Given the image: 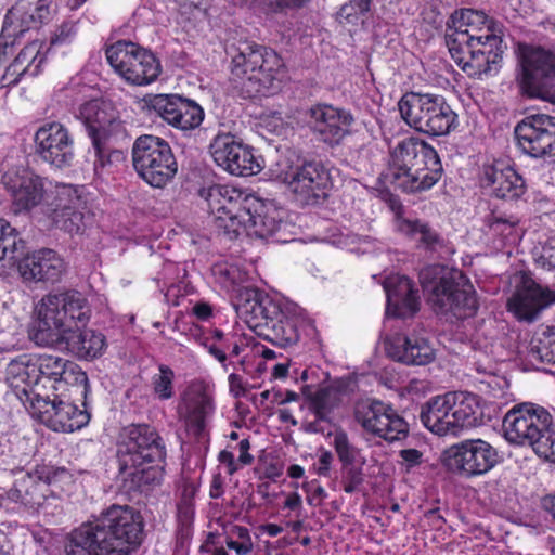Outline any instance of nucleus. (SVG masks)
Segmentation results:
<instances>
[{"mask_svg":"<svg viewBox=\"0 0 555 555\" xmlns=\"http://www.w3.org/2000/svg\"><path fill=\"white\" fill-rule=\"evenodd\" d=\"M207 203L215 227L230 240L243 234L249 237L288 242L284 235L287 223L281 211L248 190L232 184H214L199 191Z\"/></svg>","mask_w":555,"mask_h":555,"instance_id":"obj_1","label":"nucleus"},{"mask_svg":"<svg viewBox=\"0 0 555 555\" xmlns=\"http://www.w3.org/2000/svg\"><path fill=\"white\" fill-rule=\"evenodd\" d=\"M143 525L129 506L113 505L95 521L74 529L65 544L66 555H128L140 545Z\"/></svg>","mask_w":555,"mask_h":555,"instance_id":"obj_2","label":"nucleus"},{"mask_svg":"<svg viewBox=\"0 0 555 555\" xmlns=\"http://www.w3.org/2000/svg\"><path fill=\"white\" fill-rule=\"evenodd\" d=\"M237 305L238 317L258 335L275 346L286 348L295 345L301 333L312 331L310 321L298 312V307L268 294L251 293Z\"/></svg>","mask_w":555,"mask_h":555,"instance_id":"obj_3","label":"nucleus"},{"mask_svg":"<svg viewBox=\"0 0 555 555\" xmlns=\"http://www.w3.org/2000/svg\"><path fill=\"white\" fill-rule=\"evenodd\" d=\"M437 151L417 138H405L389 150L385 180L406 193L431 189L442 176Z\"/></svg>","mask_w":555,"mask_h":555,"instance_id":"obj_4","label":"nucleus"},{"mask_svg":"<svg viewBox=\"0 0 555 555\" xmlns=\"http://www.w3.org/2000/svg\"><path fill=\"white\" fill-rule=\"evenodd\" d=\"M36 312L29 338L41 347L54 345L74 327H86L91 317L87 297L76 289L50 292L37 305Z\"/></svg>","mask_w":555,"mask_h":555,"instance_id":"obj_5","label":"nucleus"},{"mask_svg":"<svg viewBox=\"0 0 555 555\" xmlns=\"http://www.w3.org/2000/svg\"><path fill=\"white\" fill-rule=\"evenodd\" d=\"M424 292L437 314L453 323L473 318L478 309L476 292L461 271H447L440 266H427L418 273Z\"/></svg>","mask_w":555,"mask_h":555,"instance_id":"obj_6","label":"nucleus"},{"mask_svg":"<svg viewBox=\"0 0 555 555\" xmlns=\"http://www.w3.org/2000/svg\"><path fill=\"white\" fill-rule=\"evenodd\" d=\"M231 56V73L249 96L279 88L283 61L272 49L249 40H240L225 49Z\"/></svg>","mask_w":555,"mask_h":555,"instance_id":"obj_7","label":"nucleus"},{"mask_svg":"<svg viewBox=\"0 0 555 555\" xmlns=\"http://www.w3.org/2000/svg\"><path fill=\"white\" fill-rule=\"evenodd\" d=\"M483 409L477 395L449 391L427 400L421 408L424 427L437 436L457 437L464 428L482 425Z\"/></svg>","mask_w":555,"mask_h":555,"instance_id":"obj_8","label":"nucleus"},{"mask_svg":"<svg viewBox=\"0 0 555 555\" xmlns=\"http://www.w3.org/2000/svg\"><path fill=\"white\" fill-rule=\"evenodd\" d=\"M485 24L486 13L482 11L461 9L449 17L444 36L451 56L463 64L462 68L468 76L478 80L486 74Z\"/></svg>","mask_w":555,"mask_h":555,"instance_id":"obj_9","label":"nucleus"},{"mask_svg":"<svg viewBox=\"0 0 555 555\" xmlns=\"http://www.w3.org/2000/svg\"><path fill=\"white\" fill-rule=\"evenodd\" d=\"M216 413L215 385L201 377L188 382L176 406L177 418L186 434L198 442L207 440Z\"/></svg>","mask_w":555,"mask_h":555,"instance_id":"obj_10","label":"nucleus"},{"mask_svg":"<svg viewBox=\"0 0 555 555\" xmlns=\"http://www.w3.org/2000/svg\"><path fill=\"white\" fill-rule=\"evenodd\" d=\"M402 119L415 130L429 135H444L457 124V115L442 95L405 93L398 103Z\"/></svg>","mask_w":555,"mask_h":555,"instance_id":"obj_11","label":"nucleus"},{"mask_svg":"<svg viewBox=\"0 0 555 555\" xmlns=\"http://www.w3.org/2000/svg\"><path fill=\"white\" fill-rule=\"evenodd\" d=\"M132 164L139 177L153 188L162 189L178 171L169 143L156 135L144 134L132 145Z\"/></svg>","mask_w":555,"mask_h":555,"instance_id":"obj_12","label":"nucleus"},{"mask_svg":"<svg viewBox=\"0 0 555 555\" xmlns=\"http://www.w3.org/2000/svg\"><path fill=\"white\" fill-rule=\"evenodd\" d=\"M119 470L150 463H165L166 446L159 433L147 424H131L121 429L117 440Z\"/></svg>","mask_w":555,"mask_h":555,"instance_id":"obj_13","label":"nucleus"},{"mask_svg":"<svg viewBox=\"0 0 555 555\" xmlns=\"http://www.w3.org/2000/svg\"><path fill=\"white\" fill-rule=\"evenodd\" d=\"M48 216L56 229L70 235L82 234L94 220L85 186L56 185L54 198L48 207Z\"/></svg>","mask_w":555,"mask_h":555,"instance_id":"obj_14","label":"nucleus"},{"mask_svg":"<svg viewBox=\"0 0 555 555\" xmlns=\"http://www.w3.org/2000/svg\"><path fill=\"white\" fill-rule=\"evenodd\" d=\"M502 427L508 442L530 446L538 454V447L544 443L553 422L551 414L543 406L524 402L514 405L504 415Z\"/></svg>","mask_w":555,"mask_h":555,"instance_id":"obj_15","label":"nucleus"},{"mask_svg":"<svg viewBox=\"0 0 555 555\" xmlns=\"http://www.w3.org/2000/svg\"><path fill=\"white\" fill-rule=\"evenodd\" d=\"M105 54L114 70L134 86L153 83L162 72L157 57L131 41H117L106 49Z\"/></svg>","mask_w":555,"mask_h":555,"instance_id":"obj_16","label":"nucleus"},{"mask_svg":"<svg viewBox=\"0 0 555 555\" xmlns=\"http://www.w3.org/2000/svg\"><path fill=\"white\" fill-rule=\"evenodd\" d=\"M73 393L56 392L51 398L50 393L36 392L29 412L34 418L54 431L73 433L81 429L89 423L90 414L67 400Z\"/></svg>","mask_w":555,"mask_h":555,"instance_id":"obj_17","label":"nucleus"},{"mask_svg":"<svg viewBox=\"0 0 555 555\" xmlns=\"http://www.w3.org/2000/svg\"><path fill=\"white\" fill-rule=\"evenodd\" d=\"M518 60L521 86L528 95L545 99L555 93V51L519 43Z\"/></svg>","mask_w":555,"mask_h":555,"instance_id":"obj_18","label":"nucleus"},{"mask_svg":"<svg viewBox=\"0 0 555 555\" xmlns=\"http://www.w3.org/2000/svg\"><path fill=\"white\" fill-rule=\"evenodd\" d=\"M37 367L42 393L64 395L75 392L85 396L88 388L87 374L78 364L56 354H37Z\"/></svg>","mask_w":555,"mask_h":555,"instance_id":"obj_19","label":"nucleus"},{"mask_svg":"<svg viewBox=\"0 0 555 555\" xmlns=\"http://www.w3.org/2000/svg\"><path fill=\"white\" fill-rule=\"evenodd\" d=\"M141 103L150 116L160 118L181 131L198 128L205 116L204 109L195 101L179 94H146Z\"/></svg>","mask_w":555,"mask_h":555,"instance_id":"obj_20","label":"nucleus"},{"mask_svg":"<svg viewBox=\"0 0 555 555\" xmlns=\"http://www.w3.org/2000/svg\"><path fill=\"white\" fill-rule=\"evenodd\" d=\"M209 152L214 162L233 176H255L263 168L262 158L255 154L254 149L230 132L216 134Z\"/></svg>","mask_w":555,"mask_h":555,"instance_id":"obj_21","label":"nucleus"},{"mask_svg":"<svg viewBox=\"0 0 555 555\" xmlns=\"http://www.w3.org/2000/svg\"><path fill=\"white\" fill-rule=\"evenodd\" d=\"M278 177L302 204H315L326 196L332 186L330 170L321 162H307L298 167L281 170Z\"/></svg>","mask_w":555,"mask_h":555,"instance_id":"obj_22","label":"nucleus"},{"mask_svg":"<svg viewBox=\"0 0 555 555\" xmlns=\"http://www.w3.org/2000/svg\"><path fill=\"white\" fill-rule=\"evenodd\" d=\"M307 122L319 141L338 146L353 131L356 119L349 109L332 104L319 103L307 112Z\"/></svg>","mask_w":555,"mask_h":555,"instance_id":"obj_23","label":"nucleus"},{"mask_svg":"<svg viewBox=\"0 0 555 555\" xmlns=\"http://www.w3.org/2000/svg\"><path fill=\"white\" fill-rule=\"evenodd\" d=\"M37 156L56 168L70 166L75 157L74 138L59 121L46 120L34 134Z\"/></svg>","mask_w":555,"mask_h":555,"instance_id":"obj_24","label":"nucleus"},{"mask_svg":"<svg viewBox=\"0 0 555 555\" xmlns=\"http://www.w3.org/2000/svg\"><path fill=\"white\" fill-rule=\"evenodd\" d=\"M356 420L366 433L389 442L405 438L409 431L404 418L391 405L382 401L359 404Z\"/></svg>","mask_w":555,"mask_h":555,"instance_id":"obj_25","label":"nucleus"},{"mask_svg":"<svg viewBox=\"0 0 555 555\" xmlns=\"http://www.w3.org/2000/svg\"><path fill=\"white\" fill-rule=\"evenodd\" d=\"M211 276L214 283L227 294L235 295L238 304L253 298L251 293L266 295L255 287L257 272L254 263L242 261L240 259L222 260L211 267Z\"/></svg>","mask_w":555,"mask_h":555,"instance_id":"obj_26","label":"nucleus"},{"mask_svg":"<svg viewBox=\"0 0 555 555\" xmlns=\"http://www.w3.org/2000/svg\"><path fill=\"white\" fill-rule=\"evenodd\" d=\"M1 183L16 214L31 210L43 198L42 179L23 165L3 167Z\"/></svg>","mask_w":555,"mask_h":555,"instance_id":"obj_27","label":"nucleus"},{"mask_svg":"<svg viewBox=\"0 0 555 555\" xmlns=\"http://www.w3.org/2000/svg\"><path fill=\"white\" fill-rule=\"evenodd\" d=\"M56 9V0H38L31 13L21 7L11 8L3 18L0 35V60L7 55L8 49L14 46L15 39L31 28L30 22L35 27L37 24L47 23L52 18Z\"/></svg>","mask_w":555,"mask_h":555,"instance_id":"obj_28","label":"nucleus"},{"mask_svg":"<svg viewBox=\"0 0 555 555\" xmlns=\"http://www.w3.org/2000/svg\"><path fill=\"white\" fill-rule=\"evenodd\" d=\"M515 137L524 153L532 157L555 155V118L530 115L515 127Z\"/></svg>","mask_w":555,"mask_h":555,"instance_id":"obj_29","label":"nucleus"},{"mask_svg":"<svg viewBox=\"0 0 555 555\" xmlns=\"http://www.w3.org/2000/svg\"><path fill=\"white\" fill-rule=\"evenodd\" d=\"M555 304V291L524 278L507 301V309L520 321H534L545 309Z\"/></svg>","mask_w":555,"mask_h":555,"instance_id":"obj_30","label":"nucleus"},{"mask_svg":"<svg viewBox=\"0 0 555 555\" xmlns=\"http://www.w3.org/2000/svg\"><path fill=\"white\" fill-rule=\"evenodd\" d=\"M385 349L388 357L406 365H426L435 359V349L428 339L414 333L387 335Z\"/></svg>","mask_w":555,"mask_h":555,"instance_id":"obj_31","label":"nucleus"},{"mask_svg":"<svg viewBox=\"0 0 555 555\" xmlns=\"http://www.w3.org/2000/svg\"><path fill=\"white\" fill-rule=\"evenodd\" d=\"M443 466L462 476H477L486 473V442L466 440L448 448L441 456Z\"/></svg>","mask_w":555,"mask_h":555,"instance_id":"obj_32","label":"nucleus"},{"mask_svg":"<svg viewBox=\"0 0 555 555\" xmlns=\"http://www.w3.org/2000/svg\"><path fill=\"white\" fill-rule=\"evenodd\" d=\"M383 288L387 317L408 318L416 313L420 307L418 289L409 278L390 274L383 281Z\"/></svg>","mask_w":555,"mask_h":555,"instance_id":"obj_33","label":"nucleus"},{"mask_svg":"<svg viewBox=\"0 0 555 555\" xmlns=\"http://www.w3.org/2000/svg\"><path fill=\"white\" fill-rule=\"evenodd\" d=\"M50 485L49 473L42 468L35 473H27L17 479L15 489L10 495L13 501L20 502L25 507L48 513V506L52 504L51 500H57Z\"/></svg>","mask_w":555,"mask_h":555,"instance_id":"obj_34","label":"nucleus"},{"mask_svg":"<svg viewBox=\"0 0 555 555\" xmlns=\"http://www.w3.org/2000/svg\"><path fill=\"white\" fill-rule=\"evenodd\" d=\"M15 263L22 278L28 282H56L65 270L64 260L49 248L23 255Z\"/></svg>","mask_w":555,"mask_h":555,"instance_id":"obj_35","label":"nucleus"},{"mask_svg":"<svg viewBox=\"0 0 555 555\" xmlns=\"http://www.w3.org/2000/svg\"><path fill=\"white\" fill-rule=\"evenodd\" d=\"M47 52L44 42L37 39L22 48L1 76V87L11 88L25 76L39 75L47 60Z\"/></svg>","mask_w":555,"mask_h":555,"instance_id":"obj_36","label":"nucleus"},{"mask_svg":"<svg viewBox=\"0 0 555 555\" xmlns=\"http://www.w3.org/2000/svg\"><path fill=\"white\" fill-rule=\"evenodd\" d=\"M74 116L83 124L90 139L95 135L106 137L111 124L115 120L111 105L99 98L96 91L79 104L77 111H74Z\"/></svg>","mask_w":555,"mask_h":555,"instance_id":"obj_37","label":"nucleus"},{"mask_svg":"<svg viewBox=\"0 0 555 555\" xmlns=\"http://www.w3.org/2000/svg\"><path fill=\"white\" fill-rule=\"evenodd\" d=\"M37 354L23 353L11 359L7 364L5 378L14 388H22L27 393V388L31 395L28 396L29 401L40 391V378L37 367Z\"/></svg>","mask_w":555,"mask_h":555,"instance_id":"obj_38","label":"nucleus"},{"mask_svg":"<svg viewBox=\"0 0 555 555\" xmlns=\"http://www.w3.org/2000/svg\"><path fill=\"white\" fill-rule=\"evenodd\" d=\"M396 229L414 238L424 249L441 256L443 251L449 253L443 237L427 222L418 219H408L397 214L395 219Z\"/></svg>","mask_w":555,"mask_h":555,"instance_id":"obj_39","label":"nucleus"},{"mask_svg":"<svg viewBox=\"0 0 555 555\" xmlns=\"http://www.w3.org/2000/svg\"><path fill=\"white\" fill-rule=\"evenodd\" d=\"M522 178L503 160H496L488 170V188L498 198H517L524 193Z\"/></svg>","mask_w":555,"mask_h":555,"instance_id":"obj_40","label":"nucleus"},{"mask_svg":"<svg viewBox=\"0 0 555 555\" xmlns=\"http://www.w3.org/2000/svg\"><path fill=\"white\" fill-rule=\"evenodd\" d=\"M74 327L62 334L60 339L66 345V349L78 358H96L105 349V337L92 330Z\"/></svg>","mask_w":555,"mask_h":555,"instance_id":"obj_41","label":"nucleus"},{"mask_svg":"<svg viewBox=\"0 0 555 555\" xmlns=\"http://www.w3.org/2000/svg\"><path fill=\"white\" fill-rule=\"evenodd\" d=\"M164 463H150L146 467L128 468L129 473H124L126 480L130 482V488L149 495L156 488L160 487L164 480Z\"/></svg>","mask_w":555,"mask_h":555,"instance_id":"obj_42","label":"nucleus"},{"mask_svg":"<svg viewBox=\"0 0 555 555\" xmlns=\"http://www.w3.org/2000/svg\"><path fill=\"white\" fill-rule=\"evenodd\" d=\"M528 352L532 360L555 364V326H538L531 335Z\"/></svg>","mask_w":555,"mask_h":555,"instance_id":"obj_43","label":"nucleus"},{"mask_svg":"<svg viewBox=\"0 0 555 555\" xmlns=\"http://www.w3.org/2000/svg\"><path fill=\"white\" fill-rule=\"evenodd\" d=\"M506 51L503 25L488 17V75L499 73Z\"/></svg>","mask_w":555,"mask_h":555,"instance_id":"obj_44","label":"nucleus"},{"mask_svg":"<svg viewBox=\"0 0 555 555\" xmlns=\"http://www.w3.org/2000/svg\"><path fill=\"white\" fill-rule=\"evenodd\" d=\"M26 242L20 231L0 218V261L15 263L25 254Z\"/></svg>","mask_w":555,"mask_h":555,"instance_id":"obj_45","label":"nucleus"},{"mask_svg":"<svg viewBox=\"0 0 555 555\" xmlns=\"http://www.w3.org/2000/svg\"><path fill=\"white\" fill-rule=\"evenodd\" d=\"M234 335L235 333H223L215 328L208 334L198 335L196 341L222 365L224 371H228L230 365L228 362V350Z\"/></svg>","mask_w":555,"mask_h":555,"instance_id":"obj_46","label":"nucleus"},{"mask_svg":"<svg viewBox=\"0 0 555 555\" xmlns=\"http://www.w3.org/2000/svg\"><path fill=\"white\" fill-rule=\"evenodd\" d=\"M91 93H95V90L83 83L81 76H74L66 85L55 90L54 99L74 113Z\"/></svg>","mask_w":555,"mask_h":555,"instance_id":"obj_47","label":"nucleus"},{"mask_svg":"<svg viewBox=\"0 0 555 555\" xmlns=\"http://www.w3.org/2000/svg\"><path fill=\"white\" fill-rule=\"evenodd\" d=\"M333 245L356 254H365L373 247L370 236L359 235L348 229H336L330 236Z\"/></svg>","mask_w":555,"mask_h":555,"instance_id":"obj_48","label":"nucleus"},{"mask_svg":"<svg viewBox=\"0 0 555 555\" xmlns=\"http://www.w3.org/2000/svg\"><path fill=\"white\" fill-rule=\"evenodd\" d=\"M197 489L193 483H186L182 487L179 500L177 502V522L179 528L189 530L195 516L194 499Z\"/></svg>","mask_w":555,"mask_h":555,"instance_id":"obj_49","label":"nucleus"},{"mask_svg":"<svg viewBox=\"0 0 555 555\" xmlns=\"http://www.w3.org/2000/svg\"><path fill=\"white\" fill-rule=\"evenodd\" d=\"M325 393L315 396L311 404V414L313 420L308 422L307 427L310 431L324 434L330 429L331 408L326 404Z\"/></svg>","mask_w":555,"mask_h":555,"instance_id":"obj_50","label":"nucleus"},{"mask_svg":"<svg viewBox=\"0 0 555 555\" xmlns=\"http://www.w3.org/2000/svg\"><path fill=\"white\" fill-rule=\"evenodd\" d=\"M175 372L165 364L158 365V373L152 376V389L155 397L160 401H167L175 395L173 388Z\"/></svg>","mask_w":555,"mask_h":555,"instance_id":"obj_51","label":"nucleus"},{"mask_svg":"<svg viewBox=\"0 0 555 555\" xmlns=\"http://www.w3.org/2000/svg\"><path fill=\"white\" fill-rule=\"evenodd\" d=\"M225 545L236 555H249L254 550L249 529L244 526H233L227 533Z\"/></svg>","mask_w":555,"mask_h":555,"instance_id":"obj_52","label":"nucleus"},{"mask_svg":"<svg viewBox=\"0 0 555 555\" xmlns=\"http://www.w3.org/2000/svg\"><path fill=\"white\" fill-rule=\"evenodd\" d=\"M488 387L491 391L488 392V421L491 420L489 413H498L502 405L509 401L506 389L508 388V382L503 377L494 376L491 380H488Z\"/></svg>","mask_w":555,"mask_h":555,"instance_id":"obj_53","label":"nucleus"},{"mask_svg":"<svg viewBox=\"0 0 555 555\" xmlns=\"http://www.w3.org/2000/svg\"><path fill=\"white\" fill-rule=\"evenodd\" d=\"M185 274V268L181 267L179 263L167 261L159 276L156 278V281L162 292L167 288L165 296L169 297V294L176 288L175 283L183 279Z\"/></svg>","mask_w":555,"mask_h":555,"instance_id":"obj_54","label":"nucleus"},{"mask_svg":"<svg viewBox=\"0 0 555 555\" xmlns=\"http://www.w3.org/2000/svg\"><path fill=\"white\" fill-rule=\"evenodd\" d=\"M360 0H350L341 5L337 13V20L340 24L358 26L363 23V17L371 8H362Z\"/></svg>","mask_w":555,"mask_h":555,"instance_id":"obj_55","label":"nucleus"},{"mask_svg":"<svg viewBox=\"0 0 555 555\" xmlns=\"http://www.w3.org/2000/svg\"><path fill=\"white\" fill-rule=\"evenodd\" d=\"M106 137H94L91 139L92 146L94 150V172L96 176H102L104 169L107 166H111L113 157H119V153L117 151L108 153L106 149L103 146V140Z\"/></svg>","mask_w":555,"mask_h":555,"instance_id":"obj_56","label":"nucleus"},{"mask_svg":"<svg viewBox=\"0 0 555 555\" xmlns=\"http://www.w3.org/2000/svg\"><path fill=\"white\" fill-rule=\"evenodd\" d=\"M333 444L344 466L352 465L358 456V449L352 446L344 431L334 435Z\"/></svg>","mask_w":555,"mask_h":555,"instance_id":"obj_57","label":"nucleus"},{"mask_svg":"<svg viewBox=\"0 0 555 555\" xmlns=\"http://www.w3.org/2000/svg\"><path fill=\"white\" fill-rule=\"evenodd\" d=\"M78 33V25L75 21L63 22L53 33L50 39L52 47L70 44Z\"/></svg>","mask_w":555,"mask_h":555,"instance_id":"obj_58","label":"nucleus"},{"mask_svg":"<svg viewBox=\"0 0 555 555\" xmlns=\"http://www.w3.org/2000/svg\"><path fill=\"white\" fill-rule=\"evenodd\" d=\"M363 482L362 470L352 465H346L343 468L341 485L346 493L356 492Z\"/></svg>","mask_w":555,"mask_h":555,"instance_id":"obj_59","label":"nucleus"},{"mask_svg":"<svg viewBox=\"0 0 555 555\" xmlns=\"http://www.w3.org/2000/svg\"><path fill=\"white\" fill-rule=\"evenodd\" d=\"M301 488L307 493V502L311 506L322 505L327 498L326 490L315 479L305 482Z\"/></svg>","mask_w":555,"mask_h":555,"instance_id":"obj_60","label":"nucleus"},{"mask_svg":"<svg viewBox=\"0 0 555 555\" xmlns=\"http://www.w3.org/2000/svg\"><path fill=\"white\" fill-rule=\"evenodd\" d=\"M264 127L276 135H287L289 131L288 122H286L281 113L274 112L263 118Z\"/></svg>","mask_w":555,"mask_h":555,"instance_id":"obj_61","label":"nucleus"},{"mask_svg":"<svg viewBox=\"0 0 555 555\" xmlns=\"http://www.w3.org/2000/svg\"><path fill=\"white\" fill-rule=\"evenodd\" d=\"M538 455L551 462H555V427L546 435L544 443L538 447Z\"/></svg>","mask_w":555,"mask_h":555,"instance_id":"obj_62","label":"nucleus"},{"mask_svg":"<svg viewBox=\"0 0 555 555\" xmlns=\"http://www.w3.org/2000/svg\"><path fill=\"white\" fill-rule=\"evenodd\" d=\"M539 262L547 270H555V238L543 246Z\"/></svg>","mask_w":555,"mask_h":555,"instance_id":"obj_63","label":"nucleus"},{"mask_svg":"<svg viewBox=\"0 0 555 555\" xmlns=\"http://www.w3.org/2000/svg\"><path fill=\"white\" fill-rule=\"evenodd\" d=\"M191 314L196 318V320L206 322L214 317V308L209 302L198 300L192 306Z\"/></svg>","mask_w":555,"mask_h":555,"instance_id":"obj_64","label":"nucleus"}]
</instances>
